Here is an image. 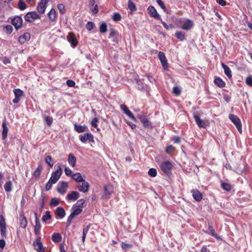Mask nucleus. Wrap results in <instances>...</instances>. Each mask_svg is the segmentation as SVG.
I'll return each mask as SVG.
<instances>
[{"instance_id":"16","label":"nucleus","mask_w":252,"mask_h":252,"mask_svg":"<svg viewBox=\"0 0 252 252\" xmlns=\"http://www.w3.org/2000/svg\"><path fill=\"white\" fill-rule=\"evenodd\" d=\"M193 118L195 120L196 124L199 127H206V126H207V124L205 120L200 119L199 116L195 113L193 114Z\"/></svg>"},{"instance_id":"43","label":"nucleus","mask_w":252,"mask_h":252,"mask_svg":"<svg viewBox=\"0 0 252 252\" xmlns=\"http://www.w3.org/2000/svg\"><path fill=\"white\" fill-rule=\"evenodd\" d=\"M85 203V200L83 199H80L77 201L76 204H74V208L76 207L77 208H81L83 207L84 204Z\"/></svg>"},{"instance_id":"7","label":"nucleus","mask_w":252,"mask_h":252,"mask_svg":"<svg viewBox=\"0 0 252 252\" xmlns=\"http://www.w3.org/2000/svg\"><path fill=\"white\" fill-rule=\"evenodd\" d=\"M68 188V184L67 182L65 181H61L57 185V190L59 193L64 194L66 193Z\"/></svg>"},{"instance_id":"53","label":"nucleus","mask_w":252,"mask_h":252,"mask_svg":"<svg viewBox=\"0 0 252 252\" xmlns=\"http://www.w3.org/2000/svg\"><path fill=\"white\" fill-rule=\"evenodd\" d=\"M57 7L61 13L63 14L65 13V9L63 4L61 3L58 4L57 5Z\"/></svg>"},{"instance_id":"52","label":"nucleus","mask_w":252,"mask_h":252,"mask_svg":"<svg viewBox=\"0 0 252 252\" xmlns=\"http://www.w3.org/2000/svg\"><path fill=\"white\" fill-rule=\"evenodd\" d=\"M112 19L115 21H119L121 19V16L119 13L116 12L114 13Z\"/></svg>"},{"instance_id":"4","label":"nucleus","mask_w":252,"mask_h":252,"mask_svg":"<svg viewBox=\"0 0 252 252\" xmlns=\"http://www.w3.org/2000/svg\"><path fill=\"white\" fill-rule=\"evenodd\" d=\"M62 173L63 171L61 167L59 166L57 169L52 173L49 180L55 184L60 179Z\"/></svg>"},{"instance_id":"28","label":"nucleus","mask_w":252,"mask_h":252,"mask_svg":"<svg viewBox=\"0 0 252 252\" xmlns=\"http://www.w3.org/2000/svg\"><path fill=\"white\" fill-rule=\"evenodd\" d=\"M56 215L60 219H63L65 216L64 209L62 207H58L55 211Z\"/></svg>"},{"instance_id":"61","label":"nucleus","mask_w":252,"mask_h":252,"mask_svg":"<svg viewBox=\"0 0 252 252\" xmlns=\"http://www.w3.org/2000/svg\"><path fill=\"white\" fill-rule=\"evenodd\" d=\"M5 31L7 33H11L12 32L13 28L10 25H7L4 27Z\"/></svg>"},{"instance_id":"34","label":"nucleus","mask_w":252,"mask_h":252,"mask_svg":"<svg viewBox=\"0 0 252 252\" xmlns=\"http://www.w3.org/2000/svg\"><path fill=\"white\" fill-rule=\"evenodd\" d=\"M87 126H81L79 125H74V129L78 133L83 132L86 131Z\"/></svg>"},{"instance_id":"24","label":"nucleus","mask_w":252,"mask_h":252,"mask_svg":"<svg viewBox=\"0 0 252 252\" xmlns=\"http://www.w3.org/2000/svg\"><path fill=\"white\" fill-rule=\"evenodd\" d=\"M191 193L193 198L197 201H200L202 198L201 193L197 189H193Z\"/></svg>"},{"instance_id":"3","label":"nucleus","mask_w":252,"mask_h":252,"mask_svg":"<svg viewBox=\"0 0 252 252\" xmlns=\"http://www.w3.org/2000/svg\"><path fill=\"white\" fill-rule=\"evenodd\" d=\"M0 233L1 236L6 238L7 236L6 223L3 216L0 215Z\"/></svg>"},{"instance_id":"64","label":"nucleus","mask_w":252,"mask_h":252,"mask_svg":"<svg viewBox=\"0 0 252 252\" xmlns=\"http://www.w3.org/2000/svg\"><path fill=\"white\" fill-rule=\"evenodd\" d=\"M174 149V148L173 146H172V145L168 146L166 148V152L167 153H170L173 151Z\"/></svg>"},{"instance_id":"1","label":"nucleus","mask_w":252,"mask_h":252,"mask_svg":"<svg viewBox=\"0 0 252 252\" xmlns=\"http://www.w3.org/2000/svg\"><path fill=\"white\" fill-rule=\"evenodd\" d=\"M176 24L178 27L185 31L190 30L194 26L193 21L187 18L177 19Z\"/></svg>"},{"instance_id":"23","label":"nucleus","mask_w":252,"mask_h":252,"mask_svg":"<svg viewBox=\"0 0 252 252\" xmlns=\"http://www.w3.org/2000/svg\"><path fill=\"white\" fill-rule=\"evenodd\" d=\"M31 38V34L29 32H26L19 37V42L21 44H24Z\"/></svg>"},{"instance_id":"22","label":"nucleus","mask_w":252,"mask_h":252,"mask_svg":"<svg viewBox=\"0 0 252 252\" xmlns=\"http://www.w3.org/2000/svg\"><path fill=\"white\" fill-rule=\"evenodd\" d=\"M81 185L78 186V189L79 191L83 192H86L89 190V184L85 180H83Z\"/></svg>"},{"instance_id":"55","label":"nucleus","mask_w":252,"mask_h":252,"mask_svg":"<svg viewBox=\"0 0 252 252\" xmlns=\"http://www.w3.org/2000/svg\"><path fill=\"white\" fill-rule=\"evenodd\" d=\"M137 88L140 90H142L145 89V85L143 82L140 80H137Z\"/></svg>"},{"instance_id":"54","label":"nucleus","mask_w":252,"mask_h":252,"mask_svg":"<svg viewBox=\"0 0 252 252\" xmlns=\"http://www.w3.org/2000/svg\"><path fill=\"white\" fill-rule=\"evenodd\" d=\"M173 93L176 95H179L181 93V90L177 86H175L173 88Z\"/></svg>"},{"instance_id":"12","label":"nucleus","mask_w":252,"mask_h":252,"mask_svg":"<svg viewBox=\"0 0 252 252\" xmlns=\"http://www.w3.org/2000/svg\"><path fill=\"white\" fill-rule=\"evenodd\" d=\"M104 193L103 195L104 198H109L114 191V187L111 184L105 186L104 188Z\"/></svg>"},{"instance_id":"42","label":"nucleus","mask_w":252,"mask_h":252,"mask_svg":"<svg viewBox=\"0 0 252 252\" xmlns=\"http://www.w3.org/2000/svg\"><path fill=\"white\" fill-rule=\"evenodd\" d=\"M132 245L131 244H127L124 242L121 243V247L125 252H126L128 249L132 248Z\"/></svg>"},{"instance_id":"46","label":"nucleus","mask_w":252,"mask_h":252,"mask_svg":"<svg viewBox=\"0 0 252 252\" xmlns=\"http://www.w3.org/2000/svg\"><path fill=\"white\" fill-rule=\"evenodd\" d=\"M45 162L48 164L50 167H53L54 165V162L52 161V157L50 156H47L45 158Z\"/></svg>"},{"instance_id":"56","label":"nucleus","mask_w":252,"mask_h":252,"mask_svg":"<svg viewBox=\"0 0 252 252\" xmlns=\"http://www.w3.org/2000/svg\"><path fill=\"white\" fill-rule=\"evenodd\" d=\"M98 122V120L97 118H94L92 122H91V125L94 128L97 127V123Z\"/></svg>"},{"instance_id":"49","label":"nucleus","mask_w":252,"mask_h":252,"mask_svg":"<svg viewBox=\"0 0 252 252\" xmlns=\"http://www.w3.org/2000/svg\"><path fill=\"white\" fill-rule=\"evenodd\" d=\"M107 25L105 23H103L100 25L99 27V31L102 33H105L107 32Z\"/></svg>"},{"instance_id":"35","label":"nucleus","mask_w":252,"mask_h":252,"mask_svg":"<svg viewBox=\"0 0 252 252\" xmlns=\"http://www.w3.org/2000/svg\"><path fill=\"white\" fill-rule=\"evenodd\" d=\"M62 240V236L59 233H54L52 236V240L54 243H59Z\"/></svg>"},{"instance_id":"62","label":"nucleus","mask_w":252,"mask_h":252,"mask_svg":"<svg viewBox=\"0 0 252 252\" xmlns=\"http://www.w3.org/2000/svg\"><path fill=\"white\" fill-rule=\"evenodd\" d=\"M64 172L66 176H71L73 174H72V170L68 167H65L64 169Z\"/></svg>"},{"instance_id":"19","label":"nucleus","mask_w":252,"mask_h":252,"mask_svg":"<svg viewBox=\"0 0 252 252\" xmlns=\"http://www.w3.org/2000/svg\"><path fill=\"white\" fill-rule=\"evenodd\" d=\"M120 107L121 109L124 111L125 114H126L129 118L135 122L136 121L135 117L126 105L122 104L120 105Z\"/></svg>"},{"instance_id":"45","label":"nucleus","mask_w":252,"mask_h":252,"mask_svg":"<svg viewBox=\"0 0 252 252\" xmlns=\"http://www.w3.org/2000/svg\"><path fill=\"white\" fill-rule=\"evenodd\" d=\"M18 5L21 10H24L27 8V5L23 0H19Z\"/></svg>"},{"instance_id":"36","label":"nucleus","mask_w":252,"mask_h":252,"mask_svg":"<svg viewBox=\"0 0 252 252\" xmlns=\"http://www.w3.org/2000/svg\"><path fill=\"white\" fill-rule=\"evenodd\" d=\"M215 84L220 88H223L225 86L224 82L220 77L216 78L214 80Z\"/></svg>"},{"instance_id":"50","label":"nucleus","mask_w":252,"mask_h":252,"mask_svg":"<svg viewBox=\"0 0 252 252\" xmlns=\"http://www.w3.org/2000/svg\"><path fill=\"white\" fill-rule=\"evenodd\" d=\"M221 188L226 191H229L231 189L230 186L229 184L226 183H222L221 184Z\"/></svg>"},{"instance_id":"27","label":"nucleus","mask_w":252,"mask_h":252,"mask_svg":"<svg viewBox=\"0 0 252 252\" xmlns=\"http://www.w3.org/2000/svg\"><path fill=\"white\" fill-rule=\"evenodd\" d=\"M2 138L3 140H5L7 136V133L8 128L7 126L6 120H4L2 124Z\"/></svg>"},{"instance_id":"44","label":"nucleus","mask_w":252,"mask_h":252,"mask_svg":"<svg viewBox=\"0 0 252 252\" xmlns=\"http://www.w3.org/2000/svg\"><path fill=\"white\" fill-rule=\"evenodd\" d=\"M128 7L131 11H134L136 10V7L135 4L131 0H128Z\"/></svg>"},{"instance_id":"21","label":"nucleus","mask_w":252,"mask_h":252,"mask_svg":"<svg viewBox=\"0 0 252 252\" xmlns=\"http://www.w3.org/2000/svg\"><path fill=\"white\" fill-rule=\"evenodd\" d=\"M35 215V226H34V233L36 235H39L40 233L41 224L39 219L37 217L36 213H34Z\"/></svg>"},{"instance_id":"33","label":"nucleus","mask_w":252,"mask_h":252,"mask_svg":"<svg viewBox=\"0 0 252 252\" xmlns=\"http://www.w3.org/2000/svg\"><path fill=\"white\" fill-rule=\"evenodd\" d=\"M42 166L41 164L38 165L37 168L33 173V176L36 179H38L39 178L40 175L41 174V171L42 170Z\"/></svg>"},{"instance_id":"47","label":"nucleus","mask_w":252,"mask_h":252,"mask_svg":"<svg viewBox=\"0 0 252 252\" xmlns=\"http://www.w3.org/2000/svg\"><path fill=\"white\" fill-rule=\"evenodd\" d=\"M51 216L50 215L49 211H46L45 215L42 218V220L43 222H46L47 220L51 219Z\"/></svg>"},{"instance_id":"60","label":"nucleus","mask_w":252,"mask_h":252,"mask_svg":"<svg viewBox=\"0 0 252 252\" xmlns=\"http://www.w3.org/2000/svg\"><path fill=\"white\" fill-rule=\"evenodd\" d=\"M45 120L46 121L47 125L49 126H51L53 123L52 118L49 116H46L45 117Z\"/></svg>"},{"instance_id":"14","label":"nucleus","mask_w":252,"mask_h":252,"mask_svg":"<svg viewBox=\"0 0 252 252\" xmlns=\"http://www.w3.org/2000/svg\"><path fill=\"white\" fill-rule=\"evenodd\" d=\"M158 57L161 63L163 69L164 70H167L168 68V65L165 54L162 52H159L158 54Z\"/></svg>"},{"instance_id":"39","label":"nucleus","mask_w":252,"mask_h":252,"mask_svg":"<svg viewBox=\"0 0 252 252\" xmlns=\"http://www.w3.org/2000/svg\"><path fill=\"white\" fill-rule=\"evenodd\" d=\"M206 233H208L212 236H214L217 239H219V237L218 236L217 234L215 232V230L214 229L213 227L209 225L208 230L206 231Z\"/></svg>"},{"instance_id":"20","label":"nucleus","mask_w":252,"mask_h":252,"mask_svg":"<svg viewBox=\"0 0 252 252\" xmlns=\"http://www.w3.org/2000/svg\"><path fill=\"white\" fill-rule=\"evenodd\" d=\"M79 138L80 140L83 143H86L88 140L90 142L94 141V136L90 133H86L83 135H80L79 136Z\"/></svg>"},{"instance_id":"25","label":"nucleus","mask_w":252,"mask_h":252,"mask_svg":"<svg viewBox=\"0 0 252 252\" xmlns=\"http://www.w3.org/2000/svg\"><path fill=\"white\" fill-rule=\"evenodd\" d=\"M80 196L79 193L76 191H72L67 195V198L69 200L76 201Z\"/></svg>"},{"instance_id":"8","label":"nucleus","mask_w":252,"mask_h":252,"mask_svg":"<svg viewBox=\"0 0 252 252\" xmlns=\"http://www.w3.org/2000/svg\"><path fill=\"white\" fill-rule=\"evenodd\" d=\"M34 249L37 251V252H44V247L41 242V239L40 237H37L35 241L33 242L32 244Z\"/></svg>"},{"instance_id":"58","label":"nucleus","mask_w":252,"mask_h":252,"mask_svg":"<svg viewBox=\"0 0 252 252\" xmlns=\"http://www.w3.org/2000/svg\"><path fill=\"white\" fill-rule=\"evenodd\" d=\"M94 23L92 22H88L86 24V28L88 31H91L94 28Z\"/></svg>"},{"instance_id":"5","label":"nucleus","mask_w":252,"mask_h":252,"mask_svg":"<svg viewBox=\"0 0 252 252\" xmlns=\"http://www.w3.org/2000/svg\"><path fill=\"white\" fill-rule=\"evenodd\" d=\"M24 18L26 21L32 22L36 19H40V16L36 11H31L28 12Z\"/></svg>"},{"instance_id":"18","label":"nucleus","mask_w":252,"mask_h":252,"mask_svg":"<svg viewBox=\"0 0 252 252\" xmlns=\"http://www.w3.org/2000/svg\"><path fill=\"white\" fill-rule=\"evenodd\" d=\"M67 39L68 41L71 44L72 47H76L78 44L77 40L75 37V35L72 32H69L67 36Z\"/></svg>"},{"instance_id":"15","label":"nucleus","mask_w":252,"mask_h":252,"mask_svg":"<svg viewBox=\"0 0 252 252\" xmlns=\"http://www.w3.org/2000/svg\"><path fill=\"white\" fill-rule=\"evenodd\" d=\"M147 10L151 17H153L156 19L161 20L160 16L158 14L157 10L154 6H149Z\"/></svg>"},{"instance_id":"57","label":"nucleus","mask_w":252,"mask_h":252,"mask_svg":"<svg viewBox=\"0 0 252 252\" xmlns=\"http://www.w3.org/2000/svg\"><path fill=\"white\" fill-rule=\"evenodd\" d=\"M246 83L250 87H252V76L250 75L246 78Z\"/></svg>"},{"instance_id":"29","label":"nucleus","mask_w":252,"mask_h":252,"mask_svg":"<svg viewBox=\"0 0 252 252\" xmlns=\"http://www.w3.org/2000/svg\"><path fill=\"white\" fill-rule=\"evenodd\" d=\"M221 67L224 70L225 74L228 77V78L230 79L232 77L231 71L230 69L223 63H221Z\"/></svg>"},{"instance_id":"51","label":"nucleus","mask_w":252,"mask_h":252,"mask_svg":"<svg viewBox=\"0 0 252 252\" xmlns=\"http://www.w3.org/2000/svg\"><path fill=\"white\" fill-rule=\"evenodd\" d=\"M59 204H60V200L56 198H52L50 202L51 206H56L58 205Z\"/></svg>"},{"instance_id":"37","label":"nucleus","mask_w":252,"mask_h":252,"mask_svg":"<svg viewBox=\"0 0 252 252\" xmlns=\"http://www.w3.org/2000/svg\"><path fill=\"white\" fill-rule=\"evenodd\" d=\"M90 228V224L84 226L82 232V242L84 243L85 241L86 235Z\"/></svg>"},{"instance_id":"30","label":"nucleus","mask_w":252,"mask_h":252,"mask_svg":"<svg viewBox=\"0 0 252 252\" xmlns=\"http://www.w3.org/2000/svg\"><path fill=\"white\" fill-rule=\"evenodd\" d=\"M48 16L51 22H54L57 18V14L55 10L52 8L48 13Z\"/></svg>"},{"instance_id":"38","label":"nucleus","mask_w":252,"mask_h":252,"mask_svg":"<svg viewBox=\"0 0 252 252\" xmlns=\"http://www.w3.org/2000/svg\"><path fill=\"white\" fill-rule=\"evenodd\" d=\"M4 189L6 192H10L12 190V183L10 181L6 182L4 185Z\"/></svg>"},{"instance_id":"17","label":"nucleus","mask_w":252,"mask_h":252,"mask_svg":"<svg viewBox=\"0 0 252 252\" xmlns=\"http://www.w3.org/2000/svg\"><path fill=\"white\" fill-rule=\"evenodd\" d=\"M15 98L13 100V102L15 104L19 103L21 99V97L23 95V92L19 89H16L13 91Z\"/></svg>"},{"instance_id":"2","label":"nucleus","mask_w":252,"mask_h":252,"mask_svg":"<svg viewBox=\"0 0 252 252\" xmlns=\"http://www.w3.org/2000/svg\"><path fill=\"white\" fill-rule=\"evenodd\" d=\"M173 167V163L169 160L163 161L159 164L160 170L166 175L171 173Z\"/></svg>"},{"instance_id":"11","label":"nucleus","mask_w":252,"mask_h":252,"mask_svg":"<svg viewBox=\"0 0 252 252\" xmlns=\"http://www.w3.org/2000/svg\"><path fill=\"white\" fill-rule=\"evenodd\" d=\"M49 0H40L38 2L36 9L37 11L40 14L44 13L45 9L47 7V3Z\"/></svg>"},{"instance_id":"41","label":"nucleus","mask_w":252,"mask_h":252,"mask_svg":"<svg viewBox=\"0 0 252 252\" xmlns=\"http://www.w3.org/2000/svg\"><path fill=\"white\" fill-rule=\"evenodd\" d=\"M110 37H114V39H113V41L114 42H117L118 41V38H117V32L111 29L110 31V32L109 34V38Z\"/></svg>"},{"instance_id":"6","label":"nucleus","mask_w":252,"mask_h":252,"mask_svg":"<svg viewBox=\"0 0 252 252\" xmlns=\"http://www.w3.org/2000/svg\"><path fill=\"white\" fill-rule=\"evenodd\" d=\"M229 118L235 125L238 131L241 133L242 131V125L240 119L237 116L233 114H230Z\"/></svg>"},{"instance_id":"13","label":"nucleus","mask_w":252,"mask_h":252,"mask_svg":"<svg viewBox=\"0 0 252 252\" xmlns=\"http://www.w3.org/2000/svg\"><path fill=\"white\" fill-rule=\"evenodd\" d=\"M22 23V18L19 16H16L11 19V24L14 26L16 30H18L21 28Z\"/></svg>"},{"instance_id":"10","label":"nucleus","mask_w":252,"mask_h":252,"mask_svg":"<svg viewBox=\"0 0 252 252\" xmlns=\"http://www.w3.org/2000/svg\"><path fill=\"white\" fill-rule=\"evenodd\" d=\"M72 212L67 218V222L68 223V225H70L71 220L75 216L79 215L82 212V209L77 208L76 207L74 208V206H72Z\"/></svg>"},{"instance_id":"63","label":"nucleus","mask_w":252,"mask_h":252,"mask_svg":"<svg viewBox=\"0 0 252 252\" xmlns=\"http://www.w3.org/2000/svg\"><path fill=\"white\" fill-rule=\"evenodd\" d=\"M54 184L55 183H53L52 181L51 182L50 180H49V181L47 183V184L46 185V187H45L46 189L47 190H50L51 189L53 184Z\"/></svg>"},{"instance_id":"26","label":"nucleus","mask_w":252,"mask_h":252,"mask_svg":"<svg viewBox=\"0 0 252 252\" xmlns=\"http://www.w3.org/2000/svg\"><path fill=\"white\" fill-rule=\"evenodd\" d=\"M20 226L23 228H25L27 225V220L24 216L23 212L20 214Z\"/></svg>"},{"instance_id":"9","label":"nucleus","mask_w":252,"mask_h":252,"mask_svg":"<svg viewBox=\"0 0 252 252\" xmlns=\"http://www.w3.org/2000/svg\"><path fill=\"white\" fill-rule=\"evenodd\" d=\"M138 118L143 125V126L146 128H152L153 127L152 123L149 120L148 117L145 115H138Z\"/></svg>"},{"instance_id":"31","label":"nucleus","mask_w":252,"mask_h":252,"mask_svg":"<svg viewBox=\"0 0 252 252\" xmlns=\"http://www.w3.org/2000/svg\"><path fill=\"white\" fill-rule=\"evenodd\" d=\"M71 178L73 180H75L77 182H81L84 179L82 177V175L81 173L77 172L75 174H73L71 175Z\"/></svg>"},{"instance_id":"40","label":"nucleus","mask_w":252,"mask_h":252,"mask_svg":"<svg viewBox=\"0 0 252 252\" xmlns=\"http://www.w3.org/2000/svg\"><path fill=\"white\" fill-rule=\"evenodd\" d=\"M175 36L181 41H183L186 38L185 34L182 32H176Z\"/></svg>"},{"instance_id":"48","label":"nucleus","mask_w":252,"mask_h":252,"mask_svg":"<svg viewBox=\"0 0 252 252\" xmlns=\"http://www.w3.org/2000/svg\"><path fill=\"white\" fill-rule=\"evenodd\" d=\"M148 174L152 177H155L157 176V170L155 168H152L149 170Z\"/></svg>"},{"instance_id":"32","label":"nucleus","mask_w":252,"mask_h":252,"mask_svg":"<svg viewBox=\"0 0 252 252\" xmlns=\"http://www.w3.org/2000/svg\"><path fill=\"white\" fill-rule=\"evenodd\" d=\"M68 161L69 164L72 166L74 167L76 162V158L72 154L68 155Z\"/></svg>"},{"instance_id":"59","label":"nucleus","mask_w":252,"mask_h":252,"mask_svg":"<svg viewBox=\"0 0 252 252\" xmlns=\"http://www.w3.org/2000/svg\"><path fill=\"white\" fill-rule=\"evenodd\" d=\"M159 6L163 9L164 11H166V7L161 0H156Z\"/></svg>"}]
</instances>
